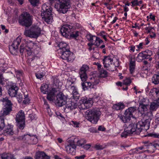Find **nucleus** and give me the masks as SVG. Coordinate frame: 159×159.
<instances>
[{
  "mask_svg": "<svg viewBox=\"0 0 159 159\" xmlns=\"http://www.w3.org/2000/svg\"><path fill=\"white\" fill-rule=\"evenodd\" d=\"M150 114L152 115V112L147 113L144 114L143 118L138 123L135 124L130 123L125 129L129 134H139L142 129L147 130L149 129L151 118L148 115Z\"/></svg>",
  "mask_w": 159,
  "mask_h": 159,
  "instance_id": "nucleus-1",
  "label": "nucleus"
},
{
  "mask_svg": "<svg viewBox=\"0 0 159 159\" xmlns=\"http://www.w3.org/2000/svg\"><path fill=\"white\" fill-rule=\"evenodd\" d=\"M61 34L66 38L70 36L71 38L76 39L79 35L80 32L78 31L74 32L73 26L71 25H64L60 29Z\"/></svg>",
  "mask_w": 159,
  "mask_h": 159,
  "instance_id": "nucleus-2",
  "label": "nucleus"
},
{
  "mask_svg": "<svg viewBox=\"0 0 159 159\" xmlns=\"http://www.w3.org/2000/svg\"><path fill=\"white\" fill-rule=\"evenodd\" d=\"M87 112L86 119L93 124H97L101 114L99 109L95 108L88 110Z\"/></svg>",
  "mask_w": 159,
  "mask_h": 159,
  "instance_id": "nucleus-3",
  "label": "nucleus"
},
{
  "mask_svg": "<svg viewBox=\"0 0 159 159\" xmlns=\"http://www.w3.org/2000/svg\"><path fill=\"white\" fill-rule=\"evenodd\" d=\"M41 28L38 25H34L29 30H25L24 34L26 37L33 38H37L41 34Z\"/></svg>",
  "mask_w": 159,
  "mask_h": 159,
  "instance_id": "nucleus-4",
  "label": "nucleus"
},
{
  "mask_svg": "<svg viewBox=\"0 0 159 159\" xmlns=\"http://www.w3.org/2000/svg\"><path fill=\"white\" fill-rule=\"evenodd\" d=\"M89 67L86 65H84L80 68L79 74L80 79L83 82L81 84L83 89L84 90L88 89L89 88L88 86V84L87 81H86L87 78V71L89 70Z\"/></svg>",
  "mask_w": 159,
  "mask_h": 159,
  "instance_id": "nucleus-5",
  "label": "nucleus"
},
{
  "mask_svg": "<svg viewBox=\"0 0 159 159\" xmlns=\"http://www.w3.org/2000/svg\"><path fill=\"white\" fill-rule=\"evenodd\" d=\"M33 16L27 12L21 14L18 20L19 24L22 26L28 27L30 26L33 21Z\"/></svg>",
  "mask_w": 159,
  "mask_h": 159,
  "instance_id": "nucleus-6",
  "label": "nucleus"
},
{
  "mask_svg": "<svg viewBox=\"0 0 159 159\" xmlns=\"http://www.w3.org/2000/svg\"><path fill=\"white\" fill-rule=\"evenodd\" d=\"M48 86L47 84H43L41 87V92L44 94H47V98L50 101H53L56 96V93L57 92V89L52 88L49 91H48Z\"/></svg>",
  "mask_w": 159,
  "mask_h": 159,
  "instance_id": "nucleus-7",
  "label": "nucleus"
},
{
  "mask_svg": "<svg viewBox=\"0 0 159 159\" xmlns=\"http://www.w3.org/2000/svg\"><path fill=\"white\" fill-rule=\"evenodd\" d=\"M52 10L51 8L46 5L43 4L42 6L41 16L42 18H44V20L48 23L52 21L53 19Z\"/></svg>",
  "mask_w": 159,
  "mask_h": 159,
  "instance_id": "nucleus-8",
  "label": "nucleus"
},
{
  "mask_svg": "<svg viewBox=\"0 0 159 159\" xmlns=\"http://www.w3.org/2000/svg\"><path fill=\"white\" fill-rule=\"evenodd\" d=\"M25 116L24 111L20 110L17 114L15 118L16 125L20 129H23L25 126Z\"/></svg>",
  "mask_w": 159,
  "mask_h": 159,
  "instance_id": "nucleus-9",
  "label": "nucleus"
},
{
  "mask_svg": "<svg viewBox=\"0 0 159 159\" xmlns=\"http://www.w3.org/2000/svg\"><path fill=\"white\" fill-rule=\"evenodd\" d=\"M25 47L24 44H21L20 45V52L23 54L24 52L26 51L27 54L29 55H30L32 53V49L34 47L37 46L36 43L29 40L27 41Z\"/></svg>",
  "mask_w": 159,
  "mask_h": 159,
  "instance_id": "nucleus-10",
  "label": "nucleus"
},
{
  "mask_svg": "<svg viewBox=\"0 0 159 159\" xmlns=\"http://www.w3.org/2000/svg\"><path fill=\"white\" fill-rule=\"evenodd\" d=\"M60 3L59 8L57 10L60 13H66L70 7V0H57Z\"/></svg>",
  "mask_w": 159,
  "mask_h": 159,
  "instance_id": "nucleus-11",
  "label": "nucleus"
},
{
  "mask_svg": "<svg viewBox=\"0 0 159 159\" xmlns=\"http://www.w3.org/2000/svg\"><path fill=\"white\" fill-rule=\"evenodd\" d=\"M3 102L4 107L3 109V112L1 116L4 117L9 115L10 112L12 111V104L11 101L7 97L3 99Z\"/></svg>",
  "mask_w": 159,
  "mask_h": 159,
  "instance_id": "nucleus-12",
  "label": "nucleus"
},
{
  "mask_svg": "<svg viewBox=\"0 0 159 159\" xmlns=\"http://www.w3.org/2000/svg\"><path fill=\"white\" fill-rule=\"evenodd\" d=\"M136 110V107H129L125 110L124 115L120 117V119L123 122H128L130 120L131 118L133 116V113Z\"/></svg>",
  "mask_w": 159,
  "mask_h": 159,
  "instance_id": "nucleus-13",
  "label": "nucleus"
},
{
  "mask_svg": "<svg viewBox=\"0 0 159 159\" xmlns=\"http://www.w3.org/2000/svg\"><path fill=\"white\" fill-rule=\"evenodd\" d=\"M59 54L63 59L66 60L68 62H72L75 59L74 54L70 51L69 48H67L65 51H60Z\"/></svg>",
  "mask_w": 159,
  "mask_h": 159,
  "instance_id": "nucleus-14",
  "label": "nucleus"
},
{
  "mask_svg": "<svg viewBox=\"0 0 159 159\" xmlns=\"http://www.w3.org/2000/svg\"><path fill=\"white\" fill-rule=\"evenodd\" d=\"M152 52L150 50H146L139 53L137 57V59L139 62L141 61L142 60L149 59L150 61L152 60L151 56L152 55Z\"/></svg>",
  "mask_w": 159,
  "mask_h": 159,
  "instance_id": "nucleus-15",
  "label": "nucleus"
},
{
  "mask_svg": "<svg viewBox=\"0 0 159 159\" xmlns=\"http://www.w3.org/2000/svg\"><path fill=\"white\" fill-rule=\"evenodd\" d=\"M21 42L20 38L18 37L13 41L12 44L9 46V50L11 54L15 55L18 52L19 46Z\"/></svg>",
  "mask_w": 159,
  "mask_h": 159,
  "instance_id": "nucleus-16",
  "label": "nucleus"
},
{
  "mask_svg": "<svg viewBox=\"0 0 159 159\" xmlns=\"http://www.w3.org/2000/svg\"><path fill=\"white\" fill-rule=\"evenodd\" d=\"M66 97L62 93L60 92L57 95L56 105L62 107L65 105L67 102Z\"/></svg>",
  "mask_w": 159,
  "mask_h": 159,
  "instance_id": "nucleus-17",
  "label": "nucleus"
},
{
  "mask_svg": "<svg viewBox=\"0 0 159 159\" xmlns=\"http://www.w3.org/2000/svg\"><path fill=\"white\" fill-rule=\"evenodd\" d=\"M143 143L144 144L143 146H145V149H148L144 150V152H148L150 153H153L156 147L157 146H159V144L157 143L153 144L148 141L144 142Z\"/></svg>",
  "mask_w": 159,
  "mask_h": 159,
  "instance_id": "nucleus-18",
  "label": "nucleus"
},
{
  "mask_svg": "<svg viewBox=\"0 0 159 159\" xmlns=\"http://www.w3.org/2000/svg\"><path fill=\"white\" fill-rule=\"evenodd\" d=\"M13 126L10 124H8L5 126V129L3 130V134L6 136H10L14 134L13 130Z\"/></svg>",
  "mask_w": 159,
  "mask_h": 159,
  "instance_id": "nucleus-19",
  "label": "nucleus"
},
{
  "mask_svg": "<svg viewBox=\"0 0 159 159\" xmlns=\"http://www.w3.org/2000/svg\"><path fill=\"white\" fill-rule=\"evenodd\" d=\"M102 60L104 67L108 70H111L110 67L111 65H112L113 59L110 56H105Z\"/></svg>",
  "mask_w": 159,
  "mask_h": 159,
  "instance_id": "nucleus-20",
  "label": "nucleus"
},
{
  "mask_svg": "<svg viewBox=\"0 0 159 159\" xmlns=\"http://www.w3.org/2000/svg\"><path fill=\"white\" fill-rule=\"evenodd\" d=\"M93 103V98H89L84 99L82 101V103L81 104L82 108L84 109L91 107Z\"/></svg>",
  "mask_w": 159,
  "mask_h": 159,
  "instance_id": "nucleus-21",
  "label": "nucleus"
},
{
  "mask_svg": "<svg viewBox=\"0 0 159 159\" xmlns=\"http://www.w3.org/2000/svg\"><path fill=\"white\" fill-rule=\"evenodd\" d=\"M76 145L74 143H70L65 146V148L67 153L72 155H75L76 152Z\"/></svg>",
  "mask_w": 159,
  "mask_h": 159,
  "instance_id": "nucleus-22",
  "label": "nucleus"
},
{
  "mask_svg": "<svg viewBox=\"0 0 159 159\" xmlns=\"http://www.w3.org/2000/svg\"><path fill=\"white\" fill-rule=\"evenodd\" d=\"M18 87L16 85H12L9 89L8 93L11 97H15L17 94Z\"/></svg>",
  "mask_w": 159,
  "mask_h": 159,
  "instance_id": "nucleus-23",
  "label": "nucleus"
},
{
  "mask_svg": "<svg viewBox=\"0 0 159 159\" xmlns=\"http://www.w3.org/2000/svg\"><path fill=\"white\" fill-rule=\"evenodd\" d=\"M35 159H50V157L43 152L38 151L35 154Z\"/></svg>",
  "mask_w": 159,
  "mask_h": 159,
  "instance_id": "nucleus-24",
  "label": "nucleus"
},
{
  "mask_svg": "<svg viewBox=\"0 0 159 159\" xmlns=\"http://www.w3.org/2000/svg\"><path fill=\"white\" fill-rule=\"evenodd\" d=\"M129 57L130 62L129 64L130 73L133 74L134 71L135 66V61L134 57L131 56Z\"/></svg>",
  "mask_w": 159,
  "mask_h": 159,
  "instance_id": "nucleus-25",
  "label": "nucleus"
},
{
  "mask_svg": "<svg viewBox=\"0 0 159 159\" xmlns=\"http://www.w3.org/2000/svg\"><path fill=\"white\" fill-rule=\"evenodd\" d=\"M159 107V101L155 100L152 102L150 105V110L151 111H154Z\"/></svg>",
  "mask_w": 159,
  "mask_h": 159,
  "instance_id": "nucleus-26",
  "label": "nucleus"
},
{
  "mask_svg": "<svg viewBox=\"0 0 159 159\" xmlns=\"http://www.w3.org/2000/svg\"><path fill=\"white\" fill-rule=\"evenodd\" d=\"M66 108L69 109L70 110H72L76 108L77 107V104L71 101H69L66 104Z\"/></svg>",
  "mask_w": 159,
  "mask_h": 159,
  "instance_id": "nucleus-27",
  "label": "nucleus"
},
{
  "mask_svg": "<svg viewBox=\"0 0 159 159\" xmlns=\"http://www.w3.org/2000/svg\"><path fill=\"white\" fill-rule=\"evenodd\" d=\"M53 79V86H55L57 88H57H59L61 85V83L60 82L59 79L57 77H52Z\"/></svg>",
  "mask_w": 159,
  "mask_h": 159,
  "instance_id": "nucleus-28",
  "label": "nucleus"
},
{
  "mask_svg": "<svg viewBox=\"0 0 159 159\" xmlns=\"http://www.w3.org/2000/svg\"><path fill=\"white\" fill-rule=\"evenodd\" d=\"M14 156L10 153H3L0 155V159H13Z\"/></svg>",
  "mask_w": 159,
  "mask_h": 159,
  "instance_id": "nucleus-29",
  "label": "nucleus"
},
{
  "mask_svg": "<svg viewBox=\"0 0 159 159\" xmlns=\"http://www.w3.org/2000/svg\"><path fill=\"white\" fill-rule=\"evenodd\" d=\"M148 105H139L138 108L139 111L143 115L144 114L145 112L146 111L148 110L147 107Z\"/></svg>",
  "mask_w": 159,
  "mask_h": 159,
  "instance_id": "nucleus-30",
  "label": "nucleus"
},
{
  "mask_svg": "<svg viewBox=\"0 0 159 159\" xmlns=\"http://www.w3.org/2000/svg\"><path fill=\"white\" fill-rule=\"evenodd\" d=\"M125 107L124 104L121 102H119L118 103L115 104L113 106L112 108L113 109L119 110L122 109Z\"/></svg>",
  "mask_w": 159,
  "mask_h": 159,
  "instance_id": "nucleus-31",
  "label": "nucleus"
},
{
  "mask_svg": "<svg viewBox=\"0 0 159 159\" xmlns=\"http://www.w3.org/2000/svg\"><path fill=\"white\" fill-rule=\"evenodd\" d=\"M58 46L61 51H65L67 48H69V47L67 44L63 42H60Z\"/></svg>",
  "mask_w": 159,
  "mask_h": 159,
  "instance_id": "nucleus-32",
  "label": "nucleus"
},
{
  "mask_svg": "<svg viewBox=\"0 0 159 159\" xmlns=\"http://www.w3.org/2000/svg\"><path fill=\"white\" fill-rule=\"evenodd\" d=\"M152 83L155 84H159V73L155 74L153 75L152 78Z\"/></svg>",
  "mask_w": 159,
  "mask_h": 159,
  "instance_id": "nucleus-33",
  "label": "nucleus"
},
{
  "mask_svg": "<svg viewBox=\"0 0 159 159\" xmlns=\"http://www.w3.org/2000/svg\"><path fill=\"white\" fill-rule=\"evenodd\" d=\"M145 146H142L139 147L137 148L134 149V152L136 153H142L144 152V150L143 149H145Z\"/></svg>",
  "mask_w": 159,
  "mask_h": 159,
  "instance_id": "nucleus-34",
  "label": "nucleus"
},
{
  "mask_svg": "<svg viewBox=\"0 0 159 159\" xmlns=\"http://www.w3.org/2000/svg\"><path fill=\"white\" fill-rule=\"evenodd\" d=\"M70 123L74 127L76 128L79 127L81 125L80 122H77L75 120L71 121L70 122Z\"/></svg>",
  "mask_w": 159,
  "mask_h": 159,
  "instance_id": "nucleus-35",
  "label": "nucleus"
},
{
  "mask_svg": "<svg viewBox=\"0 0 159 159\" xmlns=\"http://www.w3.org/2000/svg\"><path fill=\"white\" fill-rule=\"evenodd\" d=\"M37 142V139L35 136H30V141L29 143L32 144H35Z\"/></svg>",
  "mask_w": 159,
  "mask_h": 159,
  "instance_id": "nucleus-36",
  "label": "nucleus"
},
{
  "mask_svg": "<svg viewBox=\"0 0 159 159\" xmlns=\"http://www.w3.org/2000/svg\"><path fill=\"white\" fill-rule=\"evenodd\" d=\"M86 143V141L84 139L77 140V145L78 146H83Z\"/></svg>",
  "mask_w": 159,
  "mask_h": 159,
  "instance_id": "nucleus-37",
  "label": "nucleus"
},
{
  "mask_svg": "<svg viewBox=\"0 0 159 159\" xmlns=\"http://www.w3.org/2000/svg\"><path fill=\"white\" fill-rule=\"evenodd\" d=\"M3 116H0V127L2 130L6 126L5 125L4 119L3 118Z\"/></svg>",
  "mask_w": 159,
  "mask_h": 159,
  "instance_id": "nucleus-38",
  "label": "nucleus"
},
{
  "mask_svg": "<svg viewBox=\"0 0 159 159\" xmlns=\"http://www.w3.org/2000/svg\"><path fill=\"white\" fill-rule=\"evenodd\" d=\"M30 135L29 134H25L23 135V141L25 143H29Z\"/></svg>",
  "mask_w": 159,
  "mask_h": 159,
  "instance_id": "nucleus-39",
  "label": "nucleus"
},
{
  "mask_svg": "<svg viewBox=\"0 0 159 159\" xmlns=\"http://www.w3.org/2000/svg\"><path fill=\"white\" fill-rule=\"evenodd\" d=\"M148 105V100L145 98H143L140 100L139 102V105Z\"/></svg>",
  "mask_w": 159,
  "mask_h": 159,
  "instance_id": "nucleus-40",
  "label": "nucleus"
},
{
  "mask_svg": "<svg viewBox=\"0 0 159 159\" xmlns=\"http://www.w3.org/2000/svg\"><path fill=\"white\" fill-rule=\"evenodd\" d=\"M147 136L151 137H152L155 138H159V134L156 133H152L148 134V135H145V137Z\"/></svg>",
  "mask_w": 159,
  "mask_h": 159,
  "instance_id": "nucleus-41",
  "label": "nucleus"
},
{
  "mask_svg": "<svg viewBox=\"0 0 159 159\" xmlns=\"http://www.w3.org/2000/svg\"><path fill=\"white\" fill-rule=\"evenodd\" d=\"M106 34H107L104 31H102L99 34V36L102 37L106 41H107L108 40L106 37Z\"/></svg>",
  "mask_w": 159,
  "mask_h": 159,
  "instance_id": "nucleus-42",
  "label": "nucleus"
},
{
  "mask_svg": "<svg viewBox=\"0 0 159 159\" xmlns=\"http://www.w3.org/2000/svg\"><path fill=\"white\" fill-rule=\"evenodd\" d=\"M157 89L156 88H154L151 89L149 93V95L151 96H152L156 93Z\"/></svg>",
  "mask_w": 159,
  "mask_h": 159,
  "instance_id": "nucleus-43",
  "label": "nucleus"
},
{
  "mask_svg": "<svg viewBox=\"0 0 159 159\" xmlns=\"http://www.w3.org/2000/svg\"><path fill=\"white\" fill-rule=\"evenodd\" d=\"M107 72L105 70H102L101 71L100 76L101 77L104 78L107 76Z\"/></svg>",
  "mask_w": 159,
  "mask_h": 159,
  "instance_id": "nucleus-44",
  "label": "nucleus"
},
{
  "mask_svg": "<svg viewBox=\"0 0 159 159\" xmlns=\"http://www.w3.org/2000/svg\"><path fill=\"white\" fill-rule=\"evenodd\" d=\"M131 83V81L129 78H127L123 81V84L125 85H129Z\"/></svg>",
  "mask_w": 159,
  "mask_h": 159,
  "instance_id": "nucleus-45",
  "label": "nucleus"
},
{
  "mask_svg": "<svg viewBox=\"0 0 159 159\" xmlns=\"http://www.w3.org/2000/svg\"><path fill=\"white\" fill-rule=\"evenodd\" d=\"M99 82L98 81H95L94 82H87V84H88V86L89 88H90L92 85H97Z\"/></svg>",
  "mask_w": 159,
  "mask_h": 159,
  "instance_id": "nucleus-46",
  "label": "nucleus"
},
{
  "mask_svg": "<svg viewBox=\"0 0 159 159\" xmlns=\"http://www.w3.org/2000/svg\"><path fill=\"white\" fill-rule=\"evenodd\" d=\"M129 134L128 131H126L125 129L124 131L121 134V136L122 138H126L128 136V134Z\"/></svg>",
  "mask_w": 159,
  "mask_h": 159,
  "instance_id": "nucleus-47",
  "label": "nucleus"
},
{
  "mask_svg": "<svg viewBox=\"0 0 159 159\" xmlns=\"http://www.w3.org/2000/svg\"><path fill=\"white\" fill-rule=\"evenodd\" d=\"M14 140L16 141H23V135L19 136L13 138Z\"/></svg>",
  "mask_w": 159,
  "mask_h": 159,
  "instance_id": "nucleus-48",
  "label": "nucleus"
},
{
  "mask_svg": "<svg viewBox=\"0 0 159 159\" xmlns=\"http://www.w3.org/2000/svg\"><path fill=\"white\" fill-rule=\"evenodd\" d=\"M94 148L97 150H99L103 149L104 147L102 145L96 144L94 146Z\"/></svg>",
  "mask_w": 159,
  "mask_h": 159,
  "instance_id": "nucleus-49",
  "label": "nucleus"
},
{
  "mask_svg": "<svg viewBox=\"0 0 159 159\" xmlns=\"http://www.w3.org/2000/svg\"><path fill=\"white\" fill-rule=\"evenodd\" d=\"M16 75L17 78H19L22 75V71L21 70H17L15 71Z\"/></svg>",
  "mask_w": 159,
  "mask_h": 159,
  "instance_id": "nucleus-50",
  "label": "nucleus"
},
{
  "mask_svg": "<svg viewBox=\"0 0 159 159\" xmlns=\"http://www.w3.org/2000/svg\"><path fill=\"white\" fill-rule=\"evenodd\" d=\"M15 97H16L19 102H20L22 101L23 97L21 94L19 93L18 95L17 94Z\"/></svg>",
  "mask_w": 159,
  "mask_h": 159,
  "instance_id": "nucleus-51",
  "label": "nucleus"
},
{
  "mask_svg": "<svg viewBox=\"0 0 159 159\" xmlns=\"http://www.w3.org/2000/svg\"><path fill=\"white\" fill-rule=\"evenodd\" d=\"M37 78L41 79L44 76L43 74V73L38 72L35 74Z\"/></svg>",
  "mask_w": 159,
  "mask_h": 159,
  "instance_id": "nucleus-52",
  "label": "nucleus"
},
{
  "mask_svg": "<svg viewBox=\"0 0 159 159\" xmlns=\"http://www.w3.org/2000/svg\"><path fill=\"white\" fill-rule=\"evenodd\" d=\"M27 96L28 95H27L26 97H25L23 101V103L24 104H28L30 102V100L28 97H27Z\"/></svg>",
  "mask_w": 159,
  "mask_h": 159,
  "instance_id": "nucleus-53",
  "label": "nucleus"
},
{
  "mask_svg": "<svg viewBox=\"0 0 159 159\" xmlns=\"http://www.w3.org/2000/svg\"><path fill=\"white\" fill-rule=\"evenodd\" d=\"M100 57L99 54L97 52H94L93 54L92 57L95 59H98Z\"/></svg>",
  "mask_w": 159,
  "mask_h": 159,
  "instance_id": "nucleus-54",
  "label": "nucleus"
},
{
  "mask_svg": "<svg viewBox=\"0 0 159 159\" xmlns=\"http://www.w3.org/2000/svg\"><path fill=\"white\" fill-rule=\"evenodd\" d=\"M29 1L33 6H35L39 1V0H29Z\"/></svg>",
  "mask_w": 159,
  "mask_h": 159,
  "instance_id": "nucleus-55",
  "label": "nucleus"
},
{
  "mask_svg": "<svg viewBox=\"0 0 159 159\" xmlns=\"http://www.w3.org/2000/svg\"><path fill=\"white\" fill-rule=\"evenodd\" d=\"M95 36L94 35H92L90 34H87L86 36L87 39L89 41L91 40L92 38H93L94 39V37H95Z\"/></svg>",
  "mask_w": 159,
  "mask_h": 159,
  "instance_id": "nucleus-56",
  "label": "nucleus"
},
{
  "mask_svg": "<svg viewBox=\"0 0 159 159\" xmlns=\"http://www.w3.org/2000/svg\"><path fill=\"white\" fill-rule=\"evenodd\" d=\"M98 37L95 36V37H94V39H96V41L94 42V45L97 46H99V43L98 41Z\"/></svg>",
  "mask_w": 159,
  "mask_h": 159,
  "instance_id": "nucleus-57",
  "label": "nucleus"
},
{
  "mask_svg": "<svg viewBox=\"0 0 159 159\" xmlns=\"http://www.w3.org/2000/svg\"><path fill=\"white\" fill-rule=\"evenodd\" d=\"M131 3H132V6L133 7L138 6V0H133L131 1Z\"/></svg>",
  "mask_w": 159,
  "mask_h": 159,
  "instance_id": "nucleus-58",
  "label": "nucleus"
},
{
  "mask_svg": "<svg viewBox=\"0 0 159 159\" xmlns=\"http://www.w3.org/2000/svg\"><path fill=\"white\" fill-rule=\"evenodd\" d=\"M91 146V145L90 144H84L83 146H82V147L84 149L87 150L90 148Z\"/></svg>",
  "mask_w": 159,
  "mask_h": 159,
  "instance_id": "nucleus-59",
  "label": "nucleus"
},
{
  "mask_svg": "<svg viewBox=\"0 0 159 159\" xmlns=\"http://www.w3.org/2000/svg\"><path fill=\"white\" fill-rule=\"evenodd\" d=\"M43 101L44 102V105L45 106L46 108L47 109H49L50 108V107L46 100L45 99H44Z\"/></svg>",
  "mask_w": 159,
  "mask_h": 159,
  "instance_id": "nucleus-60",
  "label": "nucleus"
},
{
  "mask_svg": "<svg viewBox=\"0 0 159 159\" xmlns=\"http://www.w3.org/2000/svg\"><path fill=\"white\" fill-rule=\"evenodd\" d=\"M145 30L147 31L148 33H151L152 32V30L153 29V28L152 27H147L145 28Z\"/></svg>",
  "mask_w": 159,
  "mask_h": 159,
  "instance_id": "nucleus-61",
  "label": "nucleus"
},
{
  "mask_svg": "<svg viewBox=\"0 0 159 159\" xmlns=\"http://www.w3.org/2000/svg\"><path fill=\"white\" fill-rule=\"evenodd\" d=\"M155 59L156 60H159V49L158 52H157L154 56Z\"/></svg>",
  "mask_w": 159,
  "mask_h": 159,
  "instance_id": "nucleus-62",
  "label": "nucleus"
},
{
  "mask_svg": "<svg viewBox=\"0 0 159 159\" xmlns=\"http://www.w3.org/2000/svg\"><path fill=\"white\" fill-rule=\"evenodd\" d=\"M149 16V19L151 20H152L153 21H155V16L154 15H152V14H150Z\"/></svg>",
  "mask_w": 159,
  "mask_h": 159,
  "instance_id": "nucleus-63",
  "label": "nucleus"
},
{
  "mask_svg": "<svg viewBox=\"0 0 159 159\" xmlns=\"http://www.w3.org/2000/svg\"><path fill=\"white\" fill-rule=\"evenodd\" d=\"M157 99L156 100H158L159 101V88L157 89V92L156 93Z\"/></svg>",
  "mask_w": 159,
  "mask_h": 159,
  "instance_id": "nucleus-64",
  "label": "nucleus"
}]
</instances>
